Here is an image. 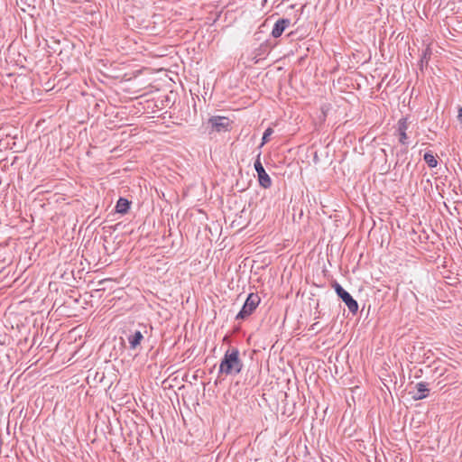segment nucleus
Masks as SVG:
<instances>
[{
  "label": "nucleus",
  "instance_id": "f257e3e1",
  "mask_svg": "<svg viewBox=\"0 0 462 462\" xmlns=\"http://www.w3.org/2000/svg\"><path fill=\"white\" fill-rule=\"evenodd\" d=\"M243 368V361L239 357V350L236 347L228 349L219 365V374L236 375L238 374Z\"/></svg>",
  "mask_w": 462,
  "mask_h": 462
},
{
  "label": "nucleus",
  "instance_id": "f03ea898",
  "mask_svg": "<svg viewBox=\"0 0 462 462\" xmlns=\"http://www.w3.org/2000/svg\"><path fill=\"white\" fill-rule=\"evenodd\" d=\"M433 374L438 379L437 385L439 386L440 389L457 382V374L451 365L437 366Z\"/></svg>",
  "mask_w": 462,
  "mask_h": 462
},
{
  "label": "nucleus",
  "instance_id": "7ed1b4c3",
  "mask_svg": "<svg viewBox=\"0 0 462 462\" xmlns=\"http://www.w3.org/2000/svg\"><path fill=\"white\" fill-rule=\"evenodd\" d=\"M261 302V298L257 293L251 292L248 294L242 309L236 314V320H245L250 317Z\"/></svg>",
  "mask_w": 462,
  "mask_h": 462
},
{
  "label": "nucleus",
  "instance_id": "20e7f679",
  "mask_svg": "<svg viewBox=\"0 0 462 462\" xmlns=\"http://www.w3.org/2000/svg\"><path fill=\"white\" fill-rule=\"evenodd\" d=\"M261 153L257 155V159L254 162V170L257 172L258 176V181L261 187L264 189H268L272 186V179L268 175V173L265 171L261 160H260Z\"/></svg>",
  "mask_w": 462,
  "mask_h": 462
},
{
  "label": "nucleus",
  "instance_id": "39448f33",
  "mask_svg": "<svg viewBox=\"0 0 462 462\" xmlns=\"http://www.w3.org/2000/svg\"><path fill=\"white\" fill-rule=\"evenodd\" d=\"M230 123V119L226 116H212L208 121V125L211 126L212 131L218 133L229 131Z\"/></svg>",
  "mask_w": 462,
  "mask_h": 462
},
{
  "label": "nucleus",
  "instance_id": "423d86ee",
  "mask_svg": "<svg viewBox=\"0 0 462 462\" xmlns=\"http://www.w3.org/2000/svg\"><path fill=\"white\" fill-rule=\"evenodd\" d=\"M430 388L429 383L425 382H420L416 383L414 390L412 392H410V394H411V398L414 401H420L425 398H427L430 394Z\"/></svg>",
  "mask_w": 462,
  "mask_h": 462
},
{
  "label": "nucleus",
  "instance_id": "0eeeda50",
  "mask_svg": "<svg viewBox=\"0 0 462 462\" xmlns=\"http://www.w3.org/2000/svg\"><path fill=\"white\" fill-rule=\"evenodd\" d=\"M397 126H398L397 131H398V134H399V142L402 144H407L408 143V142H407L408 136H407L406 131H407L408 126H409L408 118L407 117H402L398 121Z\"/></svg>",
  "mask_w": 462,
  "mask_h": 462
},
{
  "label": "nucleus",
  "instance_id": "6e6552de",
  "mask_svg": "<svg viewBox=\"0 0 462 462\" xmlns=\"http://www.w3.org/2000/svg\"><path fill=\"white\" fill-rule=\"evenodd\" d=\"M342 300V301L346 305L349 311L352 314H356L358 310V303L357 301L350 295L349 292L345 291L340 296L338 297Z\"/></svg>",
  "mask_w": 462,
  "mask_h": 462
},
{
  "label": "nucleus",
  "instance_id": "1a4fd4ad",
  "mask_svg": "<svg viewBox=\"0 0 462 462\" xmlns=\"http://www.w3.org/2000/svg\"><path fill=\"white\" fill-rule=\"evenodd\" d=\"M291 24V20L288 18H281L279 19L273 25L272 31V36L273 38L280 37L285 29Z\"/></svg>",
  "mask_w": 462,
  "mask_h": 462
},
{
  "label": "nucleus",
  "instance_id": "9d476101",
  "mask_svg": "<svg viewBox=\"0 0 462 462\" xmlns=\"http://www.w3.org/2000/svg\"><path fill=\"white\" fill-rule=\"evenodd\" d=\"M271 51V46L268 42H263L258 48L253 51V60L257 63L262 57L267 55Z\"/></svg>",
  "mask_w": 462,
  "mask_h": 462
},
{
  "label": "nucleus",
  "instance_id": "9b49d317",
  "mask_svg": "<svg viewBox=\"0 0 462 462\" xmlns=\"http://www.w3.org/2000/svg\"><path fill=\"white\" fill-rule=\"evenodd\" d=\"M127 339L130 345V349L134 350L141 345V342L143 339V335L141 331L136 330L133 334L129 335Z\"/></svg>",
  "mask_w": 462,
  "mask_h": 462
},
{
  "label": "nucleus",
  "instance_id": "f8f14e48",
  "mask_svg": "<svg viewBox=\"0 0 462 462\" xmlns=\"http://www.w3.org/2000/svg\"><path fill=\"white\" fill-rule=\"evenodd\" d=\"M132 202L125 198H119L116 205V211L119 214H126Z\"/></svg>",
  "mask_w": 462,
  "mask_h": 462
},
{
  "label": "nucleus",
  "instance_id": "ddd939ff",
  "mask_svg": "<svg viewBox=\"0 0 462 462\" xmlns=\"http://www.w3.org/2000/svg\"><path fill=\"white\" fill-rule=\"evenodd\" d=\"M423 160L430 168H435L438 165V161L431 152H427L423 155Z\"/></svg>",
  "mask_w": 462,
  "mask_h": 462
},
{
  "label": "nucleus",
  "instance_id": "4468645a",
  "mask_svg": "<svg viewBox=\"0 0 462 462\" xmlns=\"http://www.w3.org/2000/svg\"><path fill=\"white\" fill-rule=\"evenodd\" d=\"M430 56H431V50H430V46H427L425 48V50L422 51V54H421L420 60L421 67L423 66V64L428 65Z\"/></svg>",
  "mask_w": 462,
  "mask_h": 462
},
{
  "label": "nucleus",
  "instance_id": "2eb2a0df",
  "mask_svg": "<svg viewBox=\"0 0 462 462\" xmlns=\"http://www.w3.org/2000/svg\"><path fill=\"white\" fill-rule=\"evenodd\" d=\"M273 130L271 127H268L264 131V133L263 134V138H262V144H264L269 141V138L273 134Z\"/></svg>",
  "mask_w": 462,
  "mask_h": 462
},
{
  "label": "nucleus",
  "instance_id": "dca6fc26",
  "mask_svg": "<svg viewBox=\"0 0 462 462\" xmlns=\"http://www.w3.org/2000/svg\"><path fill=\"white\" fill-rule=\"evenodd\" d=\"M333 288L335 289V291L337 293V295L339 297L340 294H342L346 290L339 284L337 283V282H335L333 283Z\"/></svg>",
  "mask_w": 462,
  "mask_h": 462
},
{
  "label": "nucleus",
  "instance_id": "f3484780",
  "mask_svg": "<svg viewBox=\"0 0 462 462\" xmlns=\"http://www.w3.org/2000/svg\"><path fill=\"white\" fill-rule=\"evenodd\" d=\"M458 121L462 125V107L458 109V115H457Z\"/></svg>",
  "mask_w": 462,
  "mask_h": 462
},
{
  "label": "nucleus",
  "instance_id": "a211bd4d",
  "mask_svg": "<svg viewBox=\"0 0 462 462\" xmlns=\"http://www.w3.org/2000/svg\"><path fill=\"white\" fill-rule=\"evenodd\" d=\"M317 325H318V323H314L313 325H311L310 329V330H315L317 328Z\"/></svg>",
  "mask_w": 462,
  "mask_h": 462
}]
</instances>
